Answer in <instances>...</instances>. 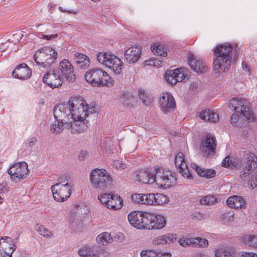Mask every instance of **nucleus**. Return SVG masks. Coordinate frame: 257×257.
<instances>
[{"instance_id": "51", "label": "nucleus", "mask_w": 257, "mask_h": 257, "mask_svg": "<svg viewBox=\"0 0 257 257\" xmlns=\"http://www.w3.org/2000/svg\"><path fill=\"white\" fill-rule=\"evenodd\" d=\"M144 204L153 205L154 194H144Z\"/></svg>"}, {"instance_id": "33", "label": "nucleus", "mask_w": 257, "mask_h": 257, "mask_svg": "<svg viewBox=\"0 0 257 257\" xmlns=\"http://www.w3.org/2000/svg\"><path fill=\"white\" fill-rule=\"evenodd\" d=\"M242 241L250 247L257 248V235L255 234H245L243 236Z\"/></svg>"}, {"instance_id": "57", "label": "nucleus", "mask_w": 257, "mask_h": 257, "mask_svg": "<svg viewBox=\"0 0 257 257\" xmlns=\"http://www.w3.org/2000/svg\"><path fill=\"white\" fill-rule=\"evenodd\" d=\"M114 165L117 169L119 170H122L126 168L125 164H123L122 161L118 160L114 161Z\"/></svg>"}, {"instance_id": "31", "label": "nucleus", "mask_w": 257, "mask_h": 257, "mask_svg": "<svg viewBox=\"0 0 257 257\" xmlns=\"http://www.w3.org/2000/svg\"><path fill=\"white\" fill-rule=\"evenodd\" d=\"M96 241L99 245L106 246L113 241V239L109 233L103 232L97 235Z\"/></svg>"}, {"instance_id": "30", "label": "nucleus", "mask_w": 257, "mask_h": 257, "mask_svg": "<svg viewBox=\"0 0 257 257\" xmlns=\"http://www.w3.org/2000/svg\"><path fill=\"white\" fill-rule=\"evenodd\" d=\"M152 221V229H160L164 228L166 224V218L161 214H154Z\"/></svg>"}, {"instance_id": "48", "label": "nucleus", "mask_w": 257, "mask_h": 257, "mask_svg": "<svg viewBox=\"0 0 257 257\" xmlns=\"http://www.w3.org/2000/svg\"><path fill=\"white\" fill-rule=\"evenodd\" d=\"M253 168H249L248 166L243 169L240 177L243 180H247L249 178Z\"/></svg>"}, {"instance_id": "63", "label": "nucleus", "mask_w": 257, "mask_h": 257, "mask_svg": "<svg viewBox=\"0 0 257 257\" xmlns=\"http://www.w3.org/2000/svg\"><path fill=\"white\" fill-rule=\"evenodd\" d=\"M156 257H171V254L169 252H157Z\"/></svg>"}, {"instance_id": "50", "label": "nucleus", "mask_w": 257, "mask_h": 257, "mask_svg": "<svg viewBox=\"0 0 257 257\" xmlns=\"http://www.w3.org/2000/svg\"><path fill=\"white\" fill-rule=\"evenodd\" d=\"M153 244L156 245H165L167 244V241L166 240L164 235L157 237L153 240Z\"/></svg>"}, {"instance_id": "42", "label": "nucleus", "mask_w": 257, "mask_h": 257, "mask_svg": "<svg viewBox=\"0 0 257 257\" xmlns=\"http://www.w3.org/2000/svg\"><path fill=\"white\" fill-rule=\"evenodd\" d=\"M234 214L233 211H226L220 215V219L227 222L232 221L234 219Z\"/></svg>"}, {"instance_id": "58", "label": "nucleus", "mask_w": 257, "mask_h": 257, "mask_svg": "<svg viewBox=\"0 0 257 257\" xmlns=\"http://www.w3.org/2000/svg\"><path fill=\"white\" fill-rule=\"evenodd\" d=\"M231 161L230 160V157L229 156L226 157L222 162V166L224 167H229L230 166Z\"/></svg>"}, {"instance_id": "49", "label": "nucleus", "mask_w": 257, "mask_h": 257, "mask_svg": "<svg viewBox=\"0 0 257 257\" xmlns=\"http://www.w3.org/2000/svg\"><path fill=\"white\" fill-rule=\"evenodd\" d=\"M144 194H134L132 195V200L135 203L144 204Z\"/></svg>"}, {"instance_id": "29", "label": "nucleus", "mask_w": 257, "mask_h": 257, "mask_svg": "<svg viewBox=\"0 0 257 257\" xmlns=\"http://www.w3.org/2000/svg\"><path fill=\"white\" fill-rule=\"evenodd\" d=\"M78 254L82 257H90L98 256L99 252L94 246H85L79 250Z\"/></svg>"}, {"instance_id": "54", "label": "nucleus", "mask_w": 257, "mask_h": 257, "mask_svg": "<svg viewBox=\"0 0 257 257\" xmlns=\"http://www.w3.org/2000/svg\"><path fill=\"white\" fill-rule=\"evenodd\" d=\"M16 245L15 244H13L12 246H10L8 248H6V250L5 251L4 257H12V253L16 250Z\"/></svg>"}, {"instance_id": "35", "label": "nucleus", "mask_w": 257, "mask_h": 257, "mask_svg": "<svg viewBox=\"0 0 257 257\" xmlns=\"http://www.w3.org/2000/svg\"><path fill=\"white\" fill-rule=\"evenodd\" d=\"M153 205H161L168 202L167 196L162 193L154 194Z\"/></svg>"}, {"instance_id": "27", "label": "nucleus", "mask_w": 257, "mask_h": 257, "mask_svg": "<svg viewBox=\"0 0 257 257\" xmlns=\"http://www.w3.org/2000/svg\"><path fill=\"white\" fill-rule=\"evenodd\" d=\"M142 223L140 229H146L152 230V221L154 217V213L143 212Z\"/></svg>"}, {"instance_id": "15", "label": "nucleus", "mask_w": 257, "mask_h": 257, "mask_svg": "<svg viewBox=\"0 0 257 257\" xmlns=\"http://www.w3.org/2000/svg\"><path fill=\"white\" fill-rule=\"evenodd\" d=\"M60 74L69 82H73L76 78L73 65L67 59L62 60L59 63Z\"/></svg>"}, {"instance_id": "28", "label": "nucleus", "mask_w": 257, "mask_h": 257, "mask_svg": "<svg viewBox=\"0 0 257 257\" xmlns=\"http://www.w3.org/2000/svg\"><path fill=\"white\" fill-rule=\"evenodd\" d=\"M140 99L145 106H151L154 101V97L145 90L140 88L138 90Z\"/></svg>"}, {"instance_id": "12", "label": "nucleus", "mask_w": 257, "mask_h": 257, "mask_svg": "<svg viewBox=\"0 0 257 257\" xmlns=\"http://www.w3.org/2000/svg\"><path fill=\"white\" fill-rule=\"evenodd\" d=\"M215 148V138L210 134L206 136L200 144V152L204 157L214 155Z\"/></svg>"}, {"instance_id": "53", "label": "nucleus", "mask_w": 257, "mask_h": 257, "mask_svg": "<svg viewBox=\"0 0 257 257\" xmlns=\"http://www.w3.org/2000/svg\"><path fill=\"white\" fill-rule=\"evenodd\" d=\"M141 257H156L157 256V252L151 250H143L141 252Z\"/></svg>"}, {"instance_id": "23", "label": "nucleus", "mask_w": 257, "mask_h": 257, "mask_svg": "<svg viewBox=\"0 0 257 257\" xmlns=\"http://www.w3.org/2000/svg\"><path fill=\"white\" fill-rule=\"evenodd\" d=\"M226 204L233 208H245V201L242 197L236 195L229 197L226 200Z\"/></svg>"}, {"instance_id": "10", "label": "nucleus", "mask_w": 257, "mask_h": 257, "mask_svg": "<svg viewBox=\"0 0 257 257\" xmlns=\"http://www.w3.org/2000/svg\"><path fill=\"white\" fill-rule=\"evenodd\" d=\"M28 166L25 162L17 163L12 165L8 170L12 181L19 182L26 179L29 173Z\"/></svg>"}, {"instance_id": "26", "label": "nucleus", "mask_w": 257, "mask_h": 257, "mask_svg": "<svg viewBox=\"0 0 257 257\" xmlns=\"http://www.w3.org/2000/svg\"><path fill=\"white\" fill-rule=\"evenodd\" d=\"M122 202L123 200L119 195L113 194L111 195L106 207L110 209L117 210L122 207Z\"/></svg>"}, {"instance_id": "20", "label": "nucleus", "mask_w": 257, "mask_h": 257, "mask_svg": "<svg viewBox=\"0 0 257 257\" xmlns=\"http://www.w3.org/2000/svg\"><path fill=\"white\" fill-rule=\"evenodd\" d=\"M188 63L191 68L197 73H203L207 71L202 59L197 58L192 54L188 55Z\"/></svg>"}, {"instance_id": "5", "label": "nucleus", "mask_w": 257, "mask_h": 257, "mask_svg": "<svg viewBox=\"0 0 257 257\" xmlns=\"http://www.w3.org/2000/svg\"><path fill=\"white\" fill-rule=\"evenodd\" d=\"M69 112H96L98 105L95 102L88 104L81 96L71 97L67 103Z\"/></svg>"}, {"instance_id": "9", "label": "nucleus", "mask_w": 257, "mask_h": 257, "mask_svg": "<svg viewBox=\"0 0 257 257\" xmlns=\"http://www.w3.org/2000/svg\"><path fill=\"white\" fill-rule=\"evenodd\" d=\"M54 199L59 202L65 201L71 194L72 186L67 183L62 184L57 183L51 187Z\"/></svg>"}, {"instance_id": "60", "label": "nucleus", "mask_w": 257, "mask_h": 257, "mask_svg": "<svg viewBox=\"0 0 257 257\" xmlns=\"http://www.w3.org/2000/svg\"><path fill=\"white\" fill-rule=\"evenodd\" d=\"M87 155V152L84 150H81L80 152L79 155L78 156L80 160H83L84 158Z\"/></svg>"}, {"instance_id": "40", "label": "nucleus", "mask_w": 257, "mask_h": 257, "mask_svg": "<svg viewBox=\"0 0 257 257\" xmlns=\"http://www.w3.org/2000/svg\"><path fill=\"white\" fill-rule=\"evenodd\" d=\"M247 165L249 168L257 167V157L253 153H249L247 155Z\"/></svg>"}, {"instance_id": "17", "label": "nucleus", "mask_w": 257, "mask_h": 257, "mask_svg": "<svg viewBox=\"0 0 257 257\" xmlns=\"http://www.w3.org/2000/svg\"><path fill=\"white\" fill-rule=\"evenodd\" d=\"M167 81L173 85L177 82L182 81L185 78V74L181 68L175 70H169L166 72Z\"/></svg>"}, {"instance_id": "19", "label": "nucleus", "mask_w": 257, "mask_h": 257, "mask_svg": "<svg viewBox=\"0 0 257 257\" xmlns=\"http://www.w3.org/2000/svg\"><path fill=\"white\" fill-rule=\"evenodd\" d=\"M13 76L17 79L26 80L32 75L31 69L25 63L19 65L12 73Z\"/></svg>"}, {"instance_id": "2", "label": "nucleus", "mask_w": 257, "mask_h": 257, "mask_svg": "<svg viewBox=\"0 0 257 257\" xmlns=\"http://www.w3.org/2000/svg\"><path fill=\"white\" fill-rule=\"evenodd\" d=\"M235 52L234 59L238 56L239 51L238 45L232 46L229 43L217 45L214 50L213 68L216 73H222L229 70L232 59V51Z\"/></svg>"}, {"instance_id": "6", "label": "nucleus", "mask_w": 257, "mask_h": 257, "mask_svg": "<svg viewBox=\"0 0 257 257\" xmlns=\"http://www.w3.org/2000/svg\"><path fill=\"white\" fill-rule=\"evenodd\" d=\"M92 187L96 189H104L110 185L112 178L104 169H96L91 171L89 175Z\"/></svg>"}, {"instance_id": "13", "label": "nucleus", "mask_w": 257, "mask_h": 257, "mask_svg": "<svg viewBox=\"0 0 257 257\" xmlns=\"http://www.w3.org/2000/svg\"><path fill=\"white\" fill-rule=\"evenodd\" d=\"M43 81L50 87L54 88L61 86L63 78L58 70H50L44 75Z\"/></svg>"}, {"instance_id": "43", "label": "nucleus", "mask_w": 257, "mask_h": 257, "mask_svg": "<svg viewBox=\"0 0 257 257\" xmlns=\"http://www.w3.org/2000/svg\"><path fill=\"white\" fill-rule=\"evenodd\" d=\"M113 193H110L109 194L103 193L98 196V199L100 203L105 205L106 207L108 203L109 200L111 197V195Z\"/></svg>"}, {"instance_id": "25", "label": "nucleus", "mask_w": 257, "mask_h": 257, "mask_svg": "<svg viewBox=\"0 0 257 257\" xmlns=\"http://www.w3.org/2000/svg\"><path fill=\"white\" fill-rule=\"evenodd\" d=\"M74 60L77 66L80 68L85 69L89 66V59L83 54L76 53L74 54Z\"/></svg>"}, {"instance_id": "3", "label": "nucleus", "mask_w": 257, "mask_h": 257, "mask_svg": "<svg viewBox=\"0 0 257 257\" xmlns=\"http://www.w3.org/2000/svg\"><path fill=\"white\" fill-rule=\"evenodd\" d=\"M85 79L93 86L111 87L114 83L111 76L101 68H94L87 72L85 75Z\"/></svg>"}, {"instance_id": "45", "label": "nucleus", "mask_w": 257, "mask_h": 257, "mask_svg": "<svg viewBox=\"0 0 257 257\" xmlns=\"http://www.w3.org/2000/svg\"><path fill=\"white\" fill-rule=\"evenodd\" d=\"M179 244L183 246H194L193 238L182 237L179 240Z\"/></svg>"}, {"instance_id": "41", "label": "nucleus", "mask_w": 257, "mask_h": 257, "mask_svg": "<svg viewBox=\"0 0 257 257\" xmlns=\"http://www.w3.org/2000/svg\"><path fill=\"white\" fill-rule=\"evenodd\" d=\"M194 246L206 247L208 245V240L201 237L193 238Z\"/></svg>"}, {"instance_id": "61", "label": "nucleus", "mask_w": 257, "mask_h": 257, "mask_svg": "<svg viewBox=\"0 0 257 257\" xmlns=\"http://www.w3.org/2000/svg\"><path fill=\"white\" fill-rule=\"evenodd\" d=\"M1 240H3L4 242L5 241H7V242L12 241L13 244H15L16 242L17 241L18 239L16 238V239L12 240V239L11 237H8V236H4V237H3L1 238Z\"/></svg>"}, {"instance_id": "32", "label": "nucleus", "mask_w": 257, "mask_h": 257, "mask_svg": "<svg viewBox=\"0 0 257 257\" xmlns=\"http://www.w3.org/2000/svg\"><path fill=\"white\" fill-rule=\"evenodd\" d=\"M194 166L195 171L200 177L210 179L215 176L216 172L213 169H206L195 165H194Z\"/></svg>"}, {"instance_id": "21", "label": "nucleus", "mask_w": 257, "mask_h": 257, "mask_svg": "<svg viewBox=\"0 0 257 257\" xmlns=\"http://www.w3.org/2000/svg\"><path fill=\"white\" fill-rule=\"evenodd\" d=\"M254 113H232L230 117V122L233 126H240L244 121H253Z\"/></svg>"}, {"instance_id": "8", "label": "nucleus", "mask_w": 257, "mask_h": 257, "mask_svg": "<svg viewBox=\"0 0 257 257\" xmlns=\"http://www.w3.org/2000/svg\"><path fill=\"white\" fill-rule=\"evenodd\" d=\"M97 60L103 65L111 69L115 74L121 73L123 62L116 56L109 53L100 52L97 55Z\"/></svg>"}, {"instance_id": "44", "label": "nucleus", "mask_w": 257, "mask_h": 257, "mask_svg": "<svg viewBox=\"0 0 257 257\" xmlns=\"http://www.w3.org/2000/svg\"><path fill=\"white\" fill-rule=\"evenodd\" d=\"M70 223L71 225L72 228L74 230H77L80 226H81L82 225V222L81 220L78 217H71L70 218Z\"/></svg>"}, {"instance_id": "47", "label": "nucleus", "mask_w": 257, "mask_h": 257, "mask_svg": "<svg viewBox=\"0 0 257 257\" xmlns=\"http://www.w3.org/2000/svg\"><path fill=\"white\" fill-rule=\"evenodd\" d=\"M145 64L146 65L159 67L162 65V61L158 58H152L150 60H146Z\"/></svg>"}, {"instance_id": "62", "label": "nucleus", "mask_w": 257, "mask_h": 257, "mask_svg": "<svg viewBox=\"0 0 257 257\" xmlns=\"http://www.w3.org/2000/svg\"><path fill=\"white\" fill-rule=\"evenodd\" d=\"M37 142V139L36 137H32L29 142V146L30 147H33L34 146H35L36 144V143Z\"/></svg>"}, {"instance_id": "55", "label": "nucleus", "mask_w": 257, "mask_h": 257, "mask_svg": "<svg viewBox=\"0 0 257 257\" xmlns=\"http://www.w3.org/2000/svg\"><path fill=\"white\" fill-rule=\"evenodd\" d=\"M136 99L134 97L131 96L128 98L126 100L124 101V105L126 106H131L133 107L134 106V103H136Z\"/></svg>"}, {"instance_id": "36", "label": "nucleus", "mask_w": 257, "mask_h": 257, "mask_svg": "<svg viewBox=\"0 0 257 257\" xmlns=\"http://www.w3.org/2000/svg\"><path fill=\"white\" fill-rule=\"evenodd\" d=\"M151 49L156 55L166 57L167 53L163 49V46L159 43H155L152 45Z\"/></svg>"}, {"instance_id": "14", "label": "nucleus", "mask_w": 257, "mask_h": 257, "mask_svg": "<svg viewBox=\"0 0 257 257\" xmlns=\"http://www.w3.org/2000/svg\"><path fill=\"white\" fill-rule=\"evenodd\" d=\"M159 105L161 110L165 112L174 111L176 105L173 96L169 92L162 94L159 99Z\"/></svg>"}, {"instance_id": "46", "label": "nucleus", "mask_w": 257, "mask_h": 257, "mask_svg": "<svg viewBox=\"0 0 257 257\" xmlns=\"http://www.w3.org/2000/svg\"><path fill=\"white\" fill-rule=\"evenodd\" d=\"M67 111H68L67 103H59L55 106L53 112H66Z\"/></svg>"}, {"instance_id": "24", "label": "nucleus", "mask_w": 257, "mask_h": 257, "mask_svg": "<svg viewBox=\"0 0 257 257\" xmlns=\"http://www.w3.org/2000/svg\"><path fill=\"white\" fill-rule=\"evenodd\" d=\"M143 212L132 211L127 216L130 223L134 227L140 229L142 220Z\"/></svg>"}, {"instance_id": "38", "label": "nucleus", "mask_w": 257, "mask_h": 257, "mask_svg": "<svg viewBox=\"0 0 257 257\" xmlns=\"http://www.w3.org/2000/svg\"><path fill=\"white\" fill-rule=\"evenodd\" d=\"M36 230L42 235L47 238H52L54 237L53 231L49 230L46 227L42 225H38Z\"/></svg>"}, {"instance_id": "59", "label": "nucleus", "mask_w": 257, "mask_h": 257, "mask_svg": "<svg viewBox=\"0 0 257 257\" xmlns=\"http://www.w3.org/2000/svg\"><path fill=\"white\" fill-rule=\"evenodd\" d=\"M58 9L60 12H61L62 13H66L68 14H76L77 13V12H75V11L71 10H66L62 7H59Z\"/></svg>"}, {"instance_id": "7", "label": "nucleus", "mask_w": 257, "mask_h": 257, "mask_svg": "<svg viewBox=\"0 0 257 257\" xmlns=\"http://www.w3.org/2000/svg\"><path fill=\"white\" fill-rule=\"evenodd\" d=\"M57 53L52 48L44 47L37 51L34 55V61L38 65L43 68L50 67L56 60Z\"/></svg>"}, {"instance_id": "18", "label": "nucleus", "mask_w": 257, "mask_h": 257, "mask_svg": "<svg viewBox=\"0 0 257 257\" xmlns=\"http://www.w3.org/2000/svg\"><path fill=\"white\" fill-rule=\"evenodd\" d=\"M142 54V49L137 46H132L127 49L124 53L126 61L130 64L136 63L140 59Z\"/></svg>"}, {"instance_id": "11", "label": "nucleus", "mask_w": 257, "mask_h": 257, "mask_svg": "<svg viewBox=\"0 0 257 257\" xmlns=\"http://www.w3.org/2000/svg\"><path fill=\"white\" fill-rule=\"evenodd\" d=\"M228 107L234 112H251V104L244 98L234 97L230 99Z\"/></svg>"}, {"instance_id": "34", "label": "nucleus", "mask_w": 257, "mask_h": 257, "mask_svg": "<svg viewBox=\"0 0 257 257\" xmlns=\"http://www.w3.org/2000/svg\"><path fill=\"white\" fill-rule=\"evenodd\" d=\"M199 117L209 122H216L219 120L218 113H199Z\"/></svg>"}, {"instance_id": "64", "label": "nucleus", "mask_w": 257, "mask_h": 257, "mask_svg": "<svg viewBox=\"0 0 257 257\" xmlns=\"http://www.w3.org/2000/svg\"><path fill=\"white\" fill-rule=\"evenodd\" d=\"M241 257H257V254L255 253L251 252V253H247V252H244L241 255Z\"/></svg>"}, {"instance_id": "4", "label": "nucleus", "mask_w": 257, "mask_h": 257, "mask_svg": "<svg viewBox=\"0 0 257 257\" xmlns=\"http://www.w3.org/2000/svg\"><path fill=\"white\" fill-rule=\"evenodd\" d=\"M156 184L160 187L168 189L175 186L177 182L175 172L169 169L157 167L154 170Z\"/></svg>"}, {"instance_id": "1", "label": "nucleus", "mask_w": 257, "mask_h": 257, "mask_svg": "<svg viewBox=\"0 0 257 257\" xmlns=\"http://www.w3.org/2000/svg\"><path fill=\"white\" fill-rule=\"evenodd\" d=\"M57 116L54 113L55 121L50 125V131L55 135L60 134L64 130V125L72 134L83 133L87 130L89 125L86 119L89 113H63Z\"/></svg>"}, {"instance_id": "56", "label": "nucleus", "mask_w": 257, "mask_h": 257, "mask_svg": "<svg viewBox=\"0 0 257 257\" xmlns=\"http://www.w3.org/2000/svg\"><path fill=\"white\" fill-rule=\"evenodd\" d=\"M250 186L252 188L257 187V171H255L251 177Z\"/></svg>"}, {"instance_id": "37", "label": "nucleus", "mask_w": 257, "mask_h": 257, "mask_svg": "<svg viewBox=\"0 0 257 257\" xmlns=\"http://www.w3.org/2000/svg\"><path fill=\"white\" fill-rule=\"evenodd\" d=\"M215 257H234V253L225 248H219L216 250Z\"/></svg>"}, {"instance_id": "52", "label": "nucleus", "mask_w": 257, "mask_h": 257, "mask_svg": "<svg viewBox=\"0 0 257 257\" xmlns=\"http://www.w3.org/2000/svg\"><path fill=\"white\" fill-rule=\"evenodd\" d=\"M164 235L166 240L167 241V244H170L175 241L177 238V235L175 233H168Z\"/></svg>"}, {"instance_id": "22", "label": "nucleus", "mask_w": 257, "mask_h": 257, "mask_svg": "<svg viewBox=\"0 0 257 257\" xmlns=\"http://www.w3.org/2000/svg\"><path fill=\"white\" fill-rule=\"evenodd\" d=\"M136 180L142 183L153 184L155 181V173L142 170L137 174Z\"/></svg>"}, {"instance_id": "39", "label": "nucleus", "mask_w": 257, "mask_h": 257, "mask_svg": "<svg viewBox=\"0 0 257 257\" xmlns=\"http://www.w3.org/2000/svg\"><path fill=\"white\" fill-rule=\"evenodd\" d=\"M217 202V198L213 195H207L203 197L200 200L201 205H211Z\"/></svg>"}, {"instance_id": "16", "label": "nucleus", "mask_w": 257, "mask_h": 257, "mask_svg": "<svg viewBox=\"0 0 257 257\" xmlns=\"http://www.w3.org/2000/svg\"><path fill=\"white\" fill-rule=\"evenodd\" d=\"M175 164L176 167L179 170L180 173L182 176L187 179L192 178V176L190 173L186 161L184 158L183 154L180 152L178 153L175 158Z\"/></svg>"}]
</instances>
